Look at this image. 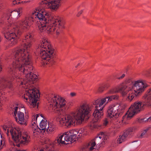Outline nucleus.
<instances>
[{
  "label": "nucleus",
  "instance_id": "nucleus-17",
  "mask_svg": "<svg viewBox=\"0 0 151 151\" xmlns=\"http://www.w3.org/2000/svg\"><path fill=\"white\" fill-rule=\"evenodd\" d=\"M96 145L92 139L83 146L80 151H94L96 149Z\"/></svg>",
  "mask_w": 151,
  "mask_h": 151
},
{
  "label": "nucleus",
  "instance_id": "nucleus-40",
  "mask_svg": "<svg viewBox=\"0 0 151 151\" xmlns=\"http://www.w3.org/2000/svg\"><path fill=\"white\" fill-rule=\"evenodd\" d=\"M37 151H44V150L43 149H41L40 150H38Z\"/></svg>",
  "mask_w": 151,
  "mask_h": 151
},
{
  "label": "nucleus",
  "instance_id": "nucleus-29",
  "mask_svg": "<svg viewBox=\"0 0 151 151\" xmlns=\"http://www.w3.org/2000/svg\"><path fill=\"white\" fill-rule=\"evenodd\" d=\"M83 11L82 10L80 12H79L78 14H77V16L78 17H79L80 15L82 13Z\"/></svg>",
  "mask_w": 151,
  "mask_h": 151
},
{
  "label": "nucleus",
  "instance_id": "nucleus-25",
  "mask_svg": "<svg viewBox=\"0 0 151 151\" xmlns=\"http://www.w3.org/2000/svg\"><path fill=\"white\" fill-rule=\"evenodd\" d=\"M47 126H49V129L48 131H54L55 128V126L54 125H52L51 124H49L47 125Z\"/></svg>",
  "mask_w": 151,
  "mask_h": 151
},
{
  "label": "nucleus",
  "instance_id": "nucleus-26",
  "mask_svg": "<svg viewBox=\"0 0 151 151\" xmlns=\"http://www.w3.org/2000/svg\"><path fill=\"white\" fill-rule=\"evenodd\" d=\"M118 90H115L114 89H111L107 93L108 94H112L114 93L118 92Z\"/></svg>",
  "mask_w": 151,
  "mask_h": 151
},
{
  "label": "nucleus",
  "instance_id": "nucleus-6",
  "mask_svg": "<svg viewBox=\"0 0 151 151\" xmlns=\"http://www.w3.org/2000/svg\"><path fill=\"white\" fill-rule=\"evenodd\" d=\"M38 49L40 50V56L42 59L43 64L49 66L53 65L55 62V54L47 40H43L41 45L38 46Z\"/></svg>",
  "mask_w": 151,
  "mask_h": 151
},
{
  "label": "nucleus",
  "instance_id": "nucleus-44",
  "mask_svg": "<svg viewBox=\"0 0 151 151\" xmlns=\"http://www.w3.org/2000/svg\"><path fill=\"white\" fill-rule=\"evenodd\" d=\"M40 116H41V117H43L42 115H41Z\"/></svg>",
  "mask_w": 151,
  "mask_h": 151
},
{
  "label": "nucleus",
  "instance_id": "nucleus-45",
  "mask_svg": "<svg viewBox=\"0 0 151 151\" xmlns=\"http://www.w3.org/2000/svg\"><path fill=\"white\" fill-rule=\"evenodd\" d=\"M1 138H2V136L1 135Z\"/></svg>",
  "mask_w": 151,
  "mask_h": 151
},
{
  "label": "nucleus",
  "instance_id": "nucleus-18",
  "mask_svg": "<svg viewBox=\"0 0 151 151\" xmlns=\"http://www.w3.org/2000/svg\"><path fill=\"white\" fill-rule=\"evenodd\" d=\"M2 85H3L4 87L0 88V97L2 96L3 93L1 91L6 87L10 88L11 87V81L9 80L8 79L3 78L2 80Z\"/></svg>",
  "mask_w": 151,
  "mask_h": 151
},
{
  "label": "nucleus",
  "instance_id": "nucleus-20",
  "mask_svg": "<svg viewBox=\"0 0 151 151\" xmlns=\"http://www.w3.org/2000/svg\"><path fill=\"white\" fill-rule=\"evenodd\" d=\"M40 129L41 130H48L49 129V127L47 125L46 121L42 120L40 124Z\"/></svg>",
  "mask_w": 151,
  "mask_h": 151
},
{
  "label": "nucleus",
  "instance_id": "nucleus-30",
  "mask_svg": "<svg viewBox=\"0 0 151 151\" xmlns=\"http://www.w3.org/2000/svg\"><path fill=\"white\" fill-rule=\"evenodd\" d=\"M125 76V75L124 74H123L121 76H120L119 77H118L117 78L119 79H122Z\"/></svg>",
  "mask_w": 151,
  "mask_h": 151
},
{
  "label": "nucleus",
  "instance_id": "nucleus-15",
  "mask_svg": "<svg viewBox=\"0 0 151 151\" xmlns=\"http://www.w3.org/2000/svg\"><path fill=\"white\" fill-rule=\"evenodd\" d=\"M109 134L106 132H101L99 135L95 138L93 139L94 140L95 145H99V146L101 147V143H102V141L104 142L105 140L107 139L109 137Z\"/></svg>",
  "mask_w": 151,
  "mask_h": 151
},
{
  "label": "nucleus",
  "instance_id": "nucleus-34",
  "mask_svg": "<svg viewBox=\"0 0 151 151\" xmlns=\"http://www.w3.org/2000/svg\"><path fill=\"white\" fill-rule=\"evenodd\" d=\"M17 12L18 15H19V9H18V10H14V11L12 12H11V14L12 13H13V12Z\"/></svg>",
  "mask_w": 151,
  "mask_h": 151
},
{
  "label": "nucleus",
  "instance_id": "nucleus-23",
  "mask_svg": "<svg viewBox=\"0 0 151 151\" xmlns=\"http://www.w3.org/2000/svg\"><path fill=\"white\" fill-rule=\"evenodd\" d=\"M119 96L116 95H114L111 96L106 97V98L107 99V102L113 100H117Z\"/></svg>",
  "mask_w": 151,
  "mask_h": 151
},
{
  "label": "nucleus",
  "instance_id": "nucleus-4",
  "mask_svg": "<svg viewBox=\"0 0 151 151\" xmlns=\"http://www.w3.org/2000/svg\"><path fill=\"white\" fill-rule=\"evenodd\" d=\"M148 86L145 80L134 81L127 79L119 86L118 89L119 91H124V94L126 95L127 100L131 101L135 96L141 95Z\"/></svg>",
  "mask_w": 151,
  "mask_h": 151
},
{
  "label": "nucleus",
  "instance_id": "nucleus-8",
  "mask_svg": "<svg viewBox=\"0 0 151 151\" xmlns=\"http://www.w3.org/2000/svg\"><path fill=\"white\" fill-rule=\"evenodd\" d=\"M34 35L32 33L28 32L25 36L24 39H22L20 42L19 45V54L22 59H24V57L25 55L27 58L29 55L28 50H29L31 46V42L33 40Z\"/></svg>",
  "mask_w": 151,
  "mask_h": 151
},
{
  "label": "nucleus",
  "instance_id": "nucleus-11",
  "mask_svg": "<svg viewBox=\"0 0 151 151\" xmlns=\"http://www.w3.org/2000/svg\"><path fill=\"white\" fill-rule=\"evenodd\" d=\"M124 104L120 103L116 105H112L109 107L107 111V116L111 120L120 116L124 111L125 108Z\"/></svg>",
  "mask_w": 151,
  "mask_h": 151
},
{
  "label": "nucleus",
  "instance_id": "nucleus-31",
  "mask_svg": "<svg viewBox=\"0 0 151 151\" xmlns=\"http://www.w3.org/2000/svg\"><path fill=\"white\" fill-rule=\"evenodd\" d=\"M145 119H143L144 121H146L147 120V121L150 122L151 121V116L149 118H147V120H145Z\"/></svg>",
  "mask_w": 151,
  "mask_h": 151
},
{
  "label": "nucleus",
  "instance_id": "nucleus-5",
  "mask_svg": "<svg viewBox=\"0 0 151 151\" xmlns=\"http://www.w3.org/2000/svg\"><path fill=\"white\" fill-rule=\"evenodd\" d=\"M143 98L145 99L144 102L140 101L135 102L129 108L128 111L122 118L119 123L121 124L125 122L126 119H129L135 114L142 110L145 106L151 105V88L147 90Z\"/></svg>",
  "mask_w": 151,
  "mask_h": 151
},
{
  "label": "nucleus",
  "instance_id": "nucleus-35",
  "mask_svg": "<svg viewBox=\"0 0 151 151\" xmlns=\"http://www.w3.org/2000/svg\"><path fill=\"white\" fill-rule=\"evenodd\" d=\"M76 94L75 93H70V95L72 96H75L76 95Z\"/></svg>",
  "mask_w": 151,
  "mask_h": 151
},
{
  "label": "nucleus",
  "instance_id": "nucleus-7",
  "mask_svg": "<svg viewBox=\"0 0 151 151\" xmlns=\"http://www.w3.org/2000/svg\"><path fill=\"white\" fill-rule=\"evenodd\" d=\"M79 132L80 134H82V131L72 129L67 132H65L63 134H60L56 139L55 143H58L60 145L67 144L66 142H70L71 143L73 142L76 141L77 134Z\"/></svg>",
  "mask_w": 151,
  "mask_h": 151
},
{
  "label": "nucleus",
  "instance_id": "nucleus-24",
  "mask_svg": "<svg viewBox=\"0 0 151 151\" xmlns=\"http://www.w3.org/2000/svg\"><path fill=\"white\" fill-rule=\"evenodd\" d=\"M149 128H147L144 130L143 132L141 134V135L139 137V138H142L145 137V135L147 131L149 130Z\"/></svg>",
  "mask_w": 151,
  "mask_h": 151
},
{
  "label": "nucleus",
  "instance_id": "nucleus-19",
  "mask_svg": "<svg viewBox=\"0 0 151 151\" xmlns=\"http://www.w3.org/2000/svg\"><path fill=\"white\" fill-rule=\"evenodd\" d=\"M39 116V115L37 114L36 117L34 116L32 118V123L31 125V127L33 129L32 130L35 131H37L38 129V126L36 124L35 122L37 120V118Z\"/></svg>",
  "mask_w": 151,
  "mask_h": 151
},
{
  "label": "nucleus",
  "instance_id": "nucleus-14",
  "mask_svg": "<svg viewBox=\"0 0 151 151\" xmlns=\"http://www.w3.org/2000/svg\"><path fill=\"white\" fill-rule=\"evenodd\" d=\"M136 129L135 127H130L118 139L117 143L120 144L130 137Z\"/></svg>",
  "mask_w": 151,
  "mask_h": 151
},
{
  "label": "nucleus",
  "instance_id": "nucleus-43",
  "mask_svg": "<svg viewBox=\"0 0 151 151\" xmlns=\"http://www.w3.org/2000/svg\"><path fill=\"white\" fill-rule=\"evenodd\" d=\"M3 129H4V130H6V129H5V128H4V127Z\"/></svg>",
  "mask_w": 151,
  "mask_h": 151
},
{
  "label": "nucleus",
  "instance_id": "nucleus-37",
  "mask_svg": "<svg viewBox=\"0 0 151 151\" xmlns=\"http://www.w3.org/2000/svg\"><path fill=\"white\" fill-rule=\"evenodd\" d=\"M2 69V68L1 67V63H0V71Z\"/></svg>",
  "mask_w": 151,
  "mask_h": 151
},
{
  "label": "nucleus",
  "instance_id": "nucleus-46",
  "mask_svg": "<svg viewBox=\"0 0 151 151\" xmlns=\"http://www.w3.org/2000/svg\"><path fill=\"white\" fill-rule=\"evenodd\" d=\"M18 31H19V29H18V32H17L18 33Z\"/></svg>",
  "mask_w": 151,
  "mask_h": 151
},
{
  "label": "nucleus",
  "instance_id": "nucleus-3",
  "mask_svg": "<svg viewBox=\"0 0 151 151\" xmlns=\"http://www.w3.org/2000/svg\"><path fill=\"white\" fill-rule=\"evenodd\" d=\"M25 56L24 57V59L23 60L22 59L21 53L19 54V59L22 61L21 66H19V71L25 75L26 78V80L21 79L20 80L21 85L24 86L23 87L27 89L26 91L27 92L26 95L22 96V97L25 99L26 101L28 99L32 107L37 109L39 105V103H37L39 91L30 85L33 83L37 78L33 73L34 70L31 64V56L29 53L27 58Z\"/></svg>",
  "mask_w": 151,
  "mask_h": 151
},
{
  "label": "nucleus",
  "instance_id": "nucleus-39",
  "mask_svg": "<svg viewBox=\"0 0 151 151\" xmlns=\"http://www.w3.org/2000/svg\"><path fill=\"white\" fill-rule=\"evenodd\" d=\"M23 106H21V108L22 109H23V110H24V111L25 110V109H24V108H23Z\"/></svg>",
  "mask_w": 151,
  "mask_h": 151
},
{
  "label": "nucleus",
  "instance_id": "nucleus-42",
  "mask_svg": "<svg viewBox=\"0 0 151 151\" xmlns=\"http://www.w3.org/2000/svg\"><path fill=\"white\" fill-rule=\"evenodd\" d=\"M0 142L1 145H2V140H0Z\"/></svg>",
  "mask_w": 151,
  "mask_h": 151
},
{
  "label": "nucleus",
  "instance_id": "nucleus-27",
  "mask_svg": "<svg viewBox=\"0 0 151 151\" xmlns=\"http://www.w3.org/2000/svg\"><path fill=\"white\" fill-rule=\"evenodd\" d=\"M19 0H14L13 1V4L14 5L16 4H19Z\"/></svg>",
  "mask_w": 151,
  "mask_h": 151
},
{
  "label": "nucleus",
  "instance_id": "nucleus-22",
  "mask_svg": "<svg viewBox=\"0 0 151 151\" xmlns=\"http://www.w3.org/2000/svg\"><path fill=\"white\" fill-rule=\"evenodd\" d=\"M18 108V106H16L14 108V117L16 122L18 123L19 122V121H18L17 117L19 119V113H17V111Z\"/></svg>",
  "mask_w": 151,
  "mask_h": 151
},
{
  "label": "nucleus",
  "instance_id": "nucleus-16",
  "mask_svg": "<svg viewBox=\"0 0 151 151\" xmlns=\"http://www.w3.org/2000/svg\"><path fill=\"white\" fill-rule=\"evenodd\" d=\"M17 133L14 129H11L10 130V133L12 135V138L14 140V142L13 143L14 147H13V151H19V149L16 148L17 146L19 147V131L17 130Z\"/></svg>",
  "mask_w": 151,
  "mask_h": 151
},
{
  "label": "nucleus",
  "instance_id": "nucleus-10",
  "mask_svg": "<svg viewBox=\"0 0 151 151\" xmlns=\"http://www.w3.org/2000/svg\"><path fill=\"white\" fill-rule=\"evenodd\" d=\"M106 97L101 99H98L95 101L93 104L95 106L96 109L93 114L95 119L98 121L103 115V109L105 105L108 103Z\"/></svg>",
  "mask_w": 151,
  "mask_h": 151
},
{
  "label": "nucleus",
  "instance_id": "nucleus-38",
  "mask_svg": "<svg viewBox=\"0 0 151 151\" xmlns=\"http://www.w3.org/2000/svg\"><path fill=\"white\" fill-rule=\"evenodd\" d=\"M80 65V63H78V65L76 66H75V67L76 68H77L78 66L79 65Z\"/></svg>",
  "mask_w": 151,
  "mask_h": 151
},
{
  "label": "nucleus",
  "instance_id": "nucleus-9",
  "mask_svg": "<svg viewBox=\"0 0 151 151\" xmlns=\"http://www.w3.org/2000/svg\"><path fill=\"white\" fill-rule=\"evenodd\" d=\"M27 119L24 117L23 112L19 111V145H27L30 142L29 137L24 130L21 131V127H24L27 124Z\"/></svg>",
  "mask_w": 151,
  "mask_h": 151
},
{
  "label": "nucleus",
  "instance_id": "nucleus-12",
  "mask_svg": "<svg viewBox=\"0 0 151 151\" xmlns=\"http://www.w3.org/2000/svg\"><path fill=\"white\" fill-rule=\"evenodd\" d=\"M12 64L8 68V72L14 77L18 79L19 77L16 75L19 70V49L16 48L13 52Z\"/></svg>",
  "mask_w": 151,
  "mask_h": 151
},
{
  "label": "nucleus",
  "instance_id": "nucleus-33",
  "mask_svg": "<svg viewBox=\"0 0 151 151\" xmlns=\"http://www.w3.org/2000/svg\"><path fill=\"white\" fill-rule=\"evenodd\" d=\"M29 2V1H21V0H19V4H24V3H27V2Z\"/></svg>",
  "mask_w": 151,
  "mask_h": 151
},
{
  "label": "nucleus",
  "instance_id": "nucleus-21",
  "mask_svg": "<svg viewBox=\"0 0 151 151\" xmlns=\"http://www.w3.org/2000/svg\"><path fill=\"white\" fill-rule=\"evenodd\" d=\"M109 86L108 83L104 84L100 86L98 89V91L99 92H102L105 88H107Z\"/></svg>",
  "mask_w": 151,
  "mask_h": 151
},
{
  "label": "nucleus",
  "instance_id": "nucleus-2",
  "mask_svg": "<svg viewBox=\"0 0 151 151\" xmlns=\"http://www.w3.org/2000/svg\"><path fill=\"white\" fill-rule=\"evenodd\" d=\"M50 108L58 116V119L61 124L68 127L80 124L88 116L92 110L91 105L84 104L81 105L69 114H65L64 109L66 101L59 96L52 93L48 94L47 98Z\"/></svg>",
  "mask_w": 151,
  "mask_h": 151
},
{
  "label": "nucleus",
  "instance_id": "nucleus-41",
  "mask_svg": "<svg viewBox=\"0 0 151 151\" xmlns=\"http://www.w3.org/2000/svg\"><path fill=\"white\" fill-rule=\"evenodd\" d=\"M19 151H26V150H19Z\"/></svg>",
  "mask_w": 151,
  "mask_h": 151
},
{
  "label": "nucleus",
  "instance_id": "nucleus-13",
  "mask_svg": "<svg viewBox=\"0 0 151 151\" xmlns=\"http://www.w3.org/2000/svg\"><path fill=\"white\" fill-rule=\"evenodd\" d=\"M10 31V28L6 27L4 28L3 33L4 35L5 38L8 40H11L12 45H10V46H12V45L16 43L17 40V39L18 37L15 33H14Z\"/></svg>",
  "mask_w": 151,
  "mask_h": 151
},
{
  "label": "nucleus",
  "instance_id": "nucleus-28",
  "mask_svg": "<svg viewBox=\"0 0 151 151\" xmlns=\"http://www.w3.org/2000/svg\"><path fill=\"white\" fill-rule=\"evenodd\" d=\"M108 124V121L106 119H105L104 122L103 124L104 126H106Z\"/></svg>",
  "mask_w": 151,
  "mask_h": 151
},
{
  "label": "nucleus",
  "instance_id": "nucleus-1",
  "mask_svg": "<svg viewBox=\"0 0 151 151\" xmlns=\"http://www.w3.org/2000/svg\"><path fill=\"white\" fill-rule=\"evenodd\" d=\"M61 1L42 0L41 7L35 9L30 17H26L22 19L19 25L22 29H24V30L19 31V33L26 31L32 22L37 21L38 22L37 26L41 32L45 31L48 33H52L56 31V35H59L64 27L63 21L58 17L52 15L43 8L55 10L59 6Z\"/></svg>",
  "mask_w": 151,
  "mask_h": 151
},
{
  "label": "nucleus",
  "instance_id": "nucleus-32",
  "mask_svg": "<svg viewBox=\"0 0 151 151\" xmlns=\"http://www.w3.org/2000/svg\"><path fill=\"white\" fill-rule=\"evenodd\" d=\"M4 5L2 4H0V10L1 9H2L4 8Z\"/></svg>",
  "mask_w": 151,
  "mask_h": 151
},
{
  "label": "nucleus",
  "instance_id": "nucleus-36",
  "mask_svg": "<svg viewBox=\"0 0 151 151\" xmlns=\"http://www.w3.org/2000/svg\"><path fill=\"white\" fill-rule=\"evenodd\" d=\"M22 9H23L22 8V7L20 8L19 7V14H20V13H21L22 12Z\"/></svg>",
  "mask_w": 151,
  "mask_h": 151
}]
</instances>
